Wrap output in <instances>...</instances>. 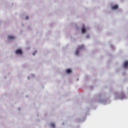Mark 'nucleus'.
I'll return each mask as SVG.
<instances>
[{
  "label": "nucleus",
  "instance_id": "6e6552de",
  "mask_svg": "<svg viewBox=\"0 0 128 128\" xmlns=\"http://www.w3.org/2000/svg\"><path fill=\"white\" fill-rule=\"evenodd\" d=\"M51 126H52V128H54L56 126L54 125V124L52 123L51 124Z\"/></svg>",
  "mask_w": 128,
  "mask_h": 128
},
{
  "label": "nucleus",
  "instance_id": "20e7f679",
  "mask_svg": "<svg viewBox=\"0 0 128 128\" xmlns=\"http://www.w3.org/2000/svg\"><path fill=\"white\" fill-rule=\"evenodd\" d=\"M112 10H118V5H114L112 6Z\"/></svg>",
  "mask_w": 128,
  "mask_h": 128
},
{
  "label": "nucleus",
  "instance_id": "9d476101",
  "mask_svg": "<svg viewBox=\"0 0 128 128\" xmlns=\"http://www.w3.org/2000/svg\"><path fill=\"white\" fill-rule=\"evenodd\" d=\"M86 38H90V36H87Z\"/></svg>",
  "mask_w": 128,
  "mask_h": 128
},
{
  "label": "nucleus",
  "instance_id": "0eeeda50",
  "mask_svg": "<svg viewBox=\"0 0 128 128\" xmlns=\"http://www.w3.org/2000/svg\"><path fill=\"white\" fill-rule=\"evenodd\" d=\"M66 74H70V72H72V70H70V69H67L66 70Z\"/></svg>",
  "mask_w": 128,
  "mask_h": 128
},
{
  "label": "nucleus",
  "instance_id": "1a4fd4ad",
  "mask_svg": "<svg viewBox=\"0 0 128 128\" xmlns=\"http://www.w3.org/2000/svg\"><path fill=\"white\" fill-rule=\"evenodd\" d=\"M26 20H28V16H26Z\"/></svg>",
  "mask_w": 128,
  "mask_h": 128
},
{
  "label": "nucleus",
  "instance_id": "f8f14e48",
  "mask_svg": "<svg viewBox=\"0 0 128 128\" xmlns=\"http://www.w3.org/2000/svg\"><path fill=\"white\" fill-rule=\"evenodd\" d=\"M36 52H35V54H36Z\"/></svg>",
  "mask_w": 128,
  "mask_h": 128
},
{
  "label": "nucleus",
  "instance_id": "f03ea898",
  "mask_svg": "<svg viewBox=\"0 0 128 128\" xmlns=\"http://www.w3.org/2000/svg\"><path fill=\"white\" fill-rule=\"evenodd\" d=\"M16 54H22V52L20 50H18L16 51Z\"/></svg>",
  "mask_w": 128,
  "mask_h": 128
},
{
  "label": "nucleus",
  "instance_id": "423d86ee",
  "mask_svg": "<svg viewBox=\"0 0 128 128\" xmlns=\"http://www.w3.org/2000/svg\"><path fill=\"white\" fill-rule=\"evenodd\" d=\"M82 34H84V32H86V28H82Z\"/></svg>",
  "mask_w": 128,
  "mask_h": 128
},
{
  "label": "nucleus",
  "instance_id": "7ed1b4c3",
  "mask_svg": "<svg viewBox=\"0 0 128 128\" xmlns=\"http://www.w3.org/2000/svg\"><path fill=\"white\" fill-rule=\"evenodd\" d=\"M8 40H14V38H16L12 36H8Z\"/></svg>",
  "mask_w": 128,
  "mask_h": 128
},
{
  "label": "nucleus",
  "instance_id": "9b49d317",
  "mask_svg": "<svg viewBox=\"0 0 128 128\" xmlns=\"http://www.w3.org/2000/svg\"><path fill=\"white\" fill-rule=\"evenodd\" d=\"M33 56H34V54H33Z\"/></svg>",
  "mask_w": 128,
  "mask_h": 128
},
{
  "label": "nucleus",
  "instance_id": "f257e3e1",
  "mask_svg": "<svg viewBox=\"0 0 128 128\" xmlns=\"http://www.w3.org/2000/svg\"><path fill=\"white\" fill-rule=\"evenodd\" d=\"M84 48V45H82L80 46H79L76 50V56H78V54L80 52V50H82Z\"/></svg>",
  "mask_w": 128,
  "mask_h": 128
},
{
  "label": "nucleus",
  "instance_id": "39448f33",
  "mask_svg": "<svg viewBox=\"0 0 128 128\" xmlns=\"http://www.w3.org/2000/svg\"><path fill=\"white\" fill-rule=\"evenodd\" d=\"M124 68H126L128 66V61H126L125 62L124 64Z\"/></svg>",
  "mask_w": 128,
  "mask_h": 128
}]
</instances>
